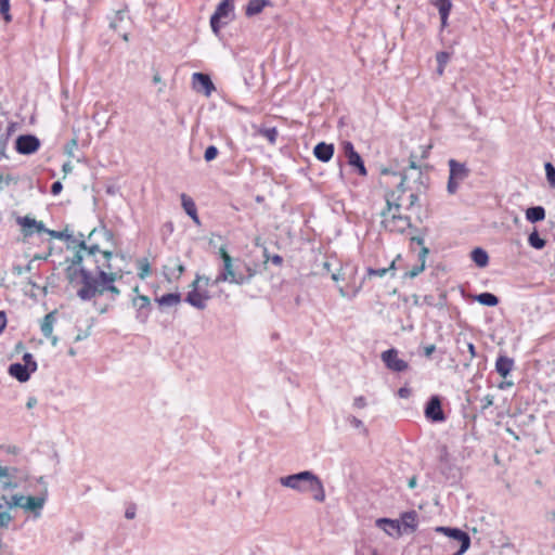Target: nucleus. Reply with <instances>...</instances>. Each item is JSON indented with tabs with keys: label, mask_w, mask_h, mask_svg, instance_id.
<instances>
[{
	"label": "nucleus",
	"mask_w": 555,
	"mask_h": 555,
	"mask_svg": "<svg viewBox=\"0 0 555 555\" xmlns=\"http://www.w3.org/2000/svg\"><path fill=\"white\" fill-rule=\"evenodd\" d=\"M106 270H111V264L109 261L103 260L102 264H96V274L83 267H79L70 274V282H76L79 279L81 287L77 291V296L81 300L88 301L104 293H109L112 300L119 296L120 291L115 286L117 274Z\"/></svg>",
	"instance_id": "obj_1"
},
{
	"label": "nucleus",
	"mask_w": 555,
	"mask_h": 555,
	"mask_svg": "<svg viewBox=\"0 0 555 555\" xmlns=\"http://www.w3.org/2000/svg\"><path fill=\"white\" fill-rule=\"evenodd\" d=\"M18 124L15 121H10L7 127H3V131L9 135L10 138L12 134L17 130Z\"/></svg>",
	"instance_id": "obj_51"
},
{
	"label": "nucleus",
	"mask_w": 555,
	"mask_h": 555,
	"mask_svg": "<svg viewBox=\"0 0 555 555\" xmlns=\"http://www.w3.org/2000/svg\"><path fill=\"white\" fill-rule=\"evenodd\" d=\"M63 189V184L61 181H55L53 182V184L51 185V193L53 195H59L61 193Z\"/></svg>",
	"instance_id": "obj_54"
},
{
	"label": "nucleus",
	"mask_w": 555,
	"mask_h": 555,
	"mask_svg": "<svg viewBox=\"0 0 555 555\" xmlns=\"http://www.w3.org/2000/svg\"><path fill=\"white\" fill-rule=\"evenodd\" d=\"M234 10V0H222L216 11L215 18H227Z\"/></svg>",
	"instance_id": "obj_30"
},
{
	"label": "nucleus",
	"mask_w": 555,
	"mask_h": 555,
	"mask_svg": "<svg viewBox=\"0 0 555 555\" xmlns=\"http://www.w3.org/2000/svg\"><path fill=\"white\" fill-rule=\"evenodd\" d=\"M156 301L159 306L173 307L181 301V295L179 293H168L156 298Z\"/></svg>",
	"instance_id": "obj_34"
},
{
	"label": "nucleus",
	"mask_w": 555,
	"mask_h": 555,
	"mask_svg": "<svg viewBox=\"0 0 555 555\" xmlns=\"http://www.w3.org/2000/svg\"><path fill=\"white\" fill-rule=\"evenodd\" d=\"M13 520L12 515L8 511H0V529L8 528Z\"/></svg>",
	"instance_id": "obj_47"
},
{
	"label": "nucleus",
	"mask_w": 555,
	"mask_h": 555,
	"mask_svg": "<svg viewBox=\"0 0 555 555\" xmlns=\"http://www.w3.org/2000/svg\"><path fill=\"white\" fill-rule=\"evenodd\" d=\"M385 201H386V208L383 209L380 212L382 218H387L391 215H402L400 212L401 204L398 202L399 197L395 196V192L387 193L385 195Z\"/></svg>",
	"instance_id": "obj_20"
},
{
	"label": "nucleus",
	"mask_w": 555,
	"mask_h": 555,
	"mask_svg": "<svg viewBox=\"0 0 555 555\" xmlns=\"http://www.w3.org/2000/svg\"><path fill=\"white\" fill-rule=\"evenodd\" d=\"M546 179L552 189H555V167L552 163L547 162L544 165Z\"/></svg>",
	"instance_id": "obj_42"
},
{
	"label": "nucleus",
	"mask_w": 555,
	"mask_h": 555,
	"mask_svg": "<svg viewBox=\"0 0 555 555\" xmlns=\"http://www.w3.org/2000/svg\"><path fill=\"white\" fill-rule=\"evenodd\" d=\"M451 59V54L447 51H440L436 54L437 61V74L442 76L446 69L448 62Z\"/></svg>",
	"instance_id": "obj_36"
},
{
	"label": "nucleus",
	"mask_w": 555,
	"mask_h": 555,
	"mask_svg": "<svg viewBox=\"0 0 555 555\" xmlns=\"http://www.w3.org/2000/svg\"><path fill=\"white\" fill-rule=\"evenodd\" d=\"M449 166V178L447 182V192L450 195H454L461 184L469 177L470 169L465 163L457 162L454 158L448 160Z\"/></svg>",
	"instance_id": "obj_5"
},
{
	"label": "nucleus",
	"mask_w": 555,
	"mask_h": 555,
	"mask_svg": "<svg viewBox=\"0 0 555 555\" xmlns=\"http://www.w3.org/2000/svg\"><path fill=\"white\" fill-rule=\"evenodd\" d=\"M344 152L346 157L348 158L349 165L356 167L360 176H366L367 171L364 166V163L359 155V153L354 150L353 144L349 141L344 143Z\"/></svg>",
	"instance_id": "obj_14"
},
{
	"label": "nucleus",
	"mask_w": 555,
	"mask_h": 555,
	"mask_svg": "<svg viewBox=\"0 0 555 555\" xmlns=\"http://www.w3.org/2000/svg\"><path fill=\"white\" fill-rule=\"evenodd\" d=\"M220 20L221 18H215V14H212L210 17V26H211V29L214 30V33H216V34L221 28Z\"/></svg>",
	"instance_id": "obj_52"
},
{
	"label": "nucleus",
	"mask_w": 555,
	"mask_h": 555,
	"mask_svg": "<svg viewBox=\"0 0 555 555\" xmlns=\"http://www.w3.org/2000/svg\"><path fill=\"white\" fill-rule=\"evenodd\" d=\"M135 513H137V508L134 505H130L129 507H127L126 512H125V517L127 519H133L135 517Z\"/></svg>",
	"instance_id": "obj_55"
},
{
	"label": "nucleus",
	"mask_w": 555,
	"mask_h": 555,
	"mask_svg": "<svg viewBox=\"0 0 555 555\" xmlns=\"http://www.w3.org/2000/svg\"><path fill=\"white\" fill-rule=\"evenodd\" d=\"M427 254H428V248L423 246L418 254L420 263L414 266L409 272H406L405 273L406 276L413 279L425 270V262H426Z\"/></svg>",
	"instance_id": "obj_28"
},
{
	"label": "nucleus",
	"mask_w": 555,
	"mask_h": 555,
	"mask_svg": "<svg viewBox=\"0 0 555 555\" xmlns=\"http://www.w3.org/2000/svg\"><path fill=\"white\" fill-rule=\"evenodd\" d=\"M271 4L270 0H249L245 9V14L248 17L257 15L261 13L266 7H270Z\"/></svg>",
	"instance_id": "obj_27"
},
{
	"label": "nucleus",
	"mask_w": 555,
	"mask_h": 555,
	"mask_svg": "<svg viewBox=\"0 0 555 555\" xmlns=\"http://www.w3.org/2000/svg\"><path fill=\"white\" fill-rule=\"evenodd\" d=\"M73 165L70 162H66L63 164L62 166V171L65 173V175H68L73 171Z\"/></svg>",
	"instance_id": "obj_60"
},
{
	"label": "nucleus",
	"mask_w": 555,
	"mask_h": 555,
	"mask_svg": "<svg viewBox=\"0 0 555 555\" xmlns=\"http://www.w3.org/2000/svg\"><path fill=\"white\" fill-rule=\"evenodd\" d=\"M40 147V140L34 134H22L15 141V150L22 155L36 153Z\"/></svg>",
	"instance_id": "obj_9"
},
{
	"label": "nucleus",
	"mask_w": 555,
	"mask_h": 555,
	"mask_svg": "<svg viewBox=\"0 0 555 555\" xmlns=\"http://www.w3.org/2000/svg\"><path fill=\"white\" fill-rule=\"evenodd\" d=\"M393 268H395V262H392L389 268H380V269L367 268L366 272H367L369 276H379V278H383L384 275H386L388 270L393 269Z\"/></svg>",
	"instance_id": "obj_45"
},
{
	"label": "nucleus",
	"mask_w": 555,
	"mask_h": 555,
	"mask_svg": "<svg viewBox=\"0 0 555 555\" xmlns=\"http://www.w3.org/2000/svg\"><path fill=\"white\" fill-rule=\"evenodd\" d=\"M180 197H181V205H182L185 214L188 216H190L195 223L199 224L197 208H196V205H195V202L193 201V198L190 197L189 195H186L185 193H182Z\"/></svg>",
	"instance_id": "obj_25"
},
{
	"label": "nucleus",
	"mask_w": 555,
	"mask_h": 555,
	"mask_svg": "<svg viewBox=\"0 0 555 555\" xmlns=\"http://www.w3.org/2000/svg\"><path fill=\"white\" fill-rule=\"evenodd\" d=\"M472 260L476 266L485 268L489 263V256L487 251L480 247H476L470 253Z\"/></svg>",
	"instance_id": "obj_32"
},
{
	"label": "nucleus",
	"mask_w": 555,
	"mask_h": 555,
	"mask_svg": "<svg viewBox=\"0 0 555 555\" xmlns=\"http://www.w3.org/2000/svg\"><path fill=\"white\" fill-rule=\"evenodd\" d=\"M436 350V346L435 345H427L424 347V350H423V354L426 357V358H430L431 354L435 352Z\"/></svg>",
	"instance_id": "obj_56"
},
{
	"label": "nucleus",
	"mask_w": 555,
	"mask_h": 555,
	"mask_svg": "<svg viewBox=\"0 0 555 555\" xmlns=\"http://www.w3.org/2000/svg\"><path fill=\"white\" fill-rule=\"evenodd\" d=\"M0 14L3 16L5 22H11L10 0H0Z\"/></svg>",
	"instance_id": "obj_43"
},
{
	"label": "nucleus",
	"mask_w": 555,
	"mask_h": 555,
	"mask_svg": "<svg viewBox=\"0 0 555 555\" xmlns=\"http://www.w3.org/2000/svg\"><path fill=\"white\" fill-rule=\"evenodd\" d=\"M401 527L404 529H409L410 531H415L417 528V514L415 511L404 512L401 515Z\"/></svg>",
	"instance_id": "obj_29"
},
{
	"label": "nucleus",
	"mask_w": 555,
	"mask_h": 555,
	"mask_svg": "<svg viewBox=\"0 0 555 555\" xmlns=\"http://www.w3.org/2000/svg\"><path fill=\"white\" fill-rule=\"evenodd\" d=\"M315 158L322 163H327L334 155V145L325 142L318 143L313 149Z\"/></svg>",
	"instance_id": "obj_22"
},
{
	"label": "nucleus",
	"mask_w": 555,
	"mask_h": 555,
	"mask_svg": "<svg viewBox=\"0 0 555 555\" xmlns=\"http://www.w3.org/2000/svg\"><path fill=\"white\" fill-rule=\"evenodd\" d=\"M33 371L22 363H12L9 366V374L21 383H25L30 378Z\"/></svg>",
	"instance_id": "obj_21"
},
{
	"label": "nucleus",
	"mask_w": 555,
	"mask_h": 555,
	"mask_svg": "<svg viewBox=\"0 0 555 555\" xmlns=\"http://www.w3.org/2000/svg\"><path fill=\"white\" fill-rule=\"evenodd\" d=\"M425 416L434 423H440L446 420L441 408V401L438 396H433L426 404Z\"/></svg>",
	"instance_id": "obj_12"
},
{
	"label": "nucleus",
	"mask_w": 555,
	"mask_h": 555,
	"mask_svg": "<svg viewBox=\"0 0 555 555\" xmlns=\"http://www.w3.org/2000/svg\"><path fill=\"white\" fill-rule=\"evenodd\" d=\"M0 555H12V552L0 540Z\"/></svg>",
	"instance_id": "obj_62"
},
{
	"label": "nucleus",
	"mask_w": 555,
	"mask_h": 555,
	"mask_svg": "<svg viewBox=\"0 0 555 555\" xmlns=\"http://www.w3.org/2000/svg\"><path fill=\"white\" fill-rule=\"evenodd\" d=\"M184 264L178 260L176 267L170 269L169 275L170 278L178 280L184 273Z\"/></svg>",
	"instance_id": "obj_46"
},
{
	"label": "nucleus",
	"mask_w": 555,
	"mask_h": 555,
	"mask_svg": "<svg viewBox=\"0 0 555 555\" xmlns=\"http://www.w3.org/2000/svg\"><path fill=\"white\" fill-rule=\"evenodd\" d=\"M380 359L388 370L396 373L404 372L409 367L408 362L399 358V351L396 348L383 351Z\"/></svg>",
	"instance_id": "obj_8"
},
{
	"label": "nucleus",
	"mask_w": 555,
	"mask_h": 555,
	"mask_svg": "<svg viewBox=\"0 0 555 555\" xmlns=\"http://www.w3.org/2000/svg\"><path fill=\"white\" fill-rule=\"evenodd\" d=\"M218 255L222 261L219 267L218 274L212 281V285L221 283H230L235 285H244L251 281L256 275V269L249 263L241 262L240 259L234 260L224 246L218 250Z\"/></svg>",
	"instance_id": "obj_2"
},
{
	"label": "nucleus",
	"mask_w": 555,
	"mask_h": 555,
	"mask_svg": "<svg viewBox=\"0 0 555 555\" xmlns=\"http://www.w3.org/2000/svg\"><path fill=\"white\" fill-rule=\"evenodd\" d=\"M80 237H83V235L80 234ZM73 243H77L79 247L73 258V264L75 266H80L85 258H93V261L98 264L100 262L98 255H100L105 262H108L113 256L112 251H102L96 244L88 246L83 238L73 240Z\"/></svg>",
	"instance_id": "obj_4"
},
{
	"label": "nucleus",
	"mask_w": 555,
	"mask_h": 555,
	"mask_svg": "<svg viewBox=\"0 0 555 555\" xmlns=\"http://www.w3.org/2000/svg\"><path fill=\"white\" fill-rule=\"evenodd\" d=\"M46 232L49 233L54 238H59V240H70L72 238V235L68 234L67 231H53V230L47 229Z\"/></svg>",
	"instance_id": "obj_50"
},
{
	"label": "nucleus",
	"mask_w": 555,
	"mask_h": 555,
	"mask_svg": "<svg viewBox=\"0 0 555 555\" xmlns=\"http://www.w3.org/2000/svg\"><path fill=\"white\" fill-rule=\"evenodd\" d=\"M11 502H12V496L8 498L4 494L0 495V511L10 512L11 508L16 507V505L11 504Z\"/></svg>",
	"instance_id": "obj_48"
},
{
	"label": "nucleus",
	"mask_w": 555,
	"mask_h": 555,
	"mask_svg": "<svg viewBox=\"0 0 555 555\" xmlns=\"http://www.w3.org/2000/svg\"><path fill=\"white\" fill-rule=\"evenodd\" d=\"M139 272L138 275L141 279H145L151 273V267L146 258L138 261Z\"/></svg>",
	"instance_id": "obj_41"
},
{
	"label": "nucleus",
	"mask_w": 555,
	"mask_h": 555,
	"mask_svg": "<svg viewBox=\"0 0 555 555\" xmlns=\"http://www.w3.org/2000/svg\"><path fill=\"white\" fill-rule=\"evenodd\" d=\"M23 364L26 365L30 371H37V362L30 352H26L23 354Z\"/></svg>",
	"instance_id": "obj_44"
},
{
	"label": "nucleus",
	"mask_w": 555,
	"mask_h": 555,
	"mask_svg": "<svg viewBox=\"0 0 555 555\" xmlns=\"http://www.w3.org/2000/svg\"><path fill=\"white\" fill-rule=\"evenodd\" d=\"M514 369V360L506 356H500L495 361V370L502 376L506 377Z\"/></svg>",
	"instance_id": "obj_26"
},
{
	"label": "nucleus",
	"mask_w": 555,
	"mask_h": 555,
	"mask_svg": "<svg viewBox=\"0 0 555 555\" xmlns=\"http://www.w3.org/2000/svg\"><path fill=\"white\" fill-rule=\"evenodd\" d=\"M376 526L384 530L390 537L401 535V525L399 520L389 518H378Z\"/></svg>",
	"instance_id": "obj_19"
},
{
	"label": "nucleus",
	"mask_w": 555,
	"mask_h": 555,
	"mask_svg": "<svg viewBox=\"0 0 555 555\" xmlns=\"http://www.w3.org/2000/svg\"><path fill=\"white\" fill-rule=\"evenodd\" d=\"M313 475L314 474L310 470L299 472L297 474L281 477L280 483L283 487L296 490L298 492H308Z\"/></svg>",
	"instance_id": "obj_6"
},
{
	"label": "nucleus",
	"mask_w": 555,
	"mask_h": 555,
	"mask_svg": "<svg viewBox=\"0 0 555 555\" xmlns=\"http://www.w3.org/2000/svg\"><path fill=\"white\" fill-rule=\"evenodd\" d=\"M193 86L198 91H204L206 96H209L215 91V85L210 77L204 73H194L192 75Z\"/></svg>",
	"instance_id": "obj_17"
},
{
	"label": "nucleus",
	"mask_w": 555,
	"mask_h": 555,
	"mask_svg": "<svg viewBox=\"0 0 555 555\" xmlns=\"http://www.w3.org/2000/svg\"><path fill=\"white\" fill-rule=\"evenodd\" d=\"M528 243L534 249H542L546 244L545 240L540 237V235L538 234L537 231H533L532 233H530V235L528 237Z\"/></svg>",
	"instance_id": "obj_38"
},
{
	"label": "nucleus",
	"mask_w": 555,
	"mask_h": 555,
	"mask_svg": "<svg viewBox=\"0 0 555 555\" xmlns=\"http://www.w3.org/2000/svg\"><path fill=\"white\" fill-rule=\"evenodd\" d=\"M55 313H56L55 311L49 312L48 314L44 315V318L42 319V321L40 323V331H41L42 335L46 338L51 339V343L53 346H55L57 344V337L52 335L54 325L56 323Z\"/></svg>",
	"instance_id": "obj_18"
},
{
	"label": "nucleus",
	"mask_w": 555,
	"mask_h": 555,
	"mask_svg": "<svg viewBox=\"0 0 555 555\" xmlns=\"http://www.w3.org/2000/svg\"><path fill=\"white\" fill-rule=\"evenodd\" d=\"M191 287L192 289L188 293L185 301L196 309H205L207 301L210 299L209 292L194 284H191Z\"/></svg>",
	"instance_id": "obj_11"
},
{
	"label": "nucleus",
	"mask_w": 555,
	"mask_h": 555,
	"mask_svg": "<svg viewBox=\"0 0 555 555\" xmlns=\"http://www.w3.org/2000/svg\"><path fill=\"white\" fill-rule=\"evenodd\" d=\"M434 5L438 9L440 16H449L452 9L451 0H436Z\"/></svg>",
	"instance_id": "obj_37"
},
{
	"label": "nucleus",
	"mask_w": 555,
	"mask_h": 555,
	"mask_svg": "<svg viewBox=\"0 0 555 555\" xmlns=\"http://www.w3.org/2000/svg\"><path fill=\"white\" fill-rule=\"evenodd\" d=\"M435 531L441 532L460 543L459 550L453 555H463L470 547V537L462 529L440 526L436 527Z\"/></svg>",
	"instance_id": "obj_7"
},
{
	"label": "nucleus",
	"mask_w": 555,
	"mask_h": 555,
	"mask_svg": "<svg viewBox=\"0 0 555 555\" xmlns=\"http://www.w3.org/2000/svg\"><path fill=\"white\" fill-rule=\"evenodd\" d=\"M17 469L0 465V488L4 491L17 488L16 481Z\"/></svg>",
	"instance_id": "obj_16"
},
{
	"label": "nucleus",
	"mask_w": 555,
	"mask_h": 555,
	"mask_svg": "<svg viewBox=\"0 0 555 555\" xmlns=\"http://www.w3.org/2000/svg\"><path fill=\"white\" fill-rule=\"evenodd\" d=\"M348 420H349V423H350L353 427H356V428H362V427H364L363 422H362L361 420L357 418L356 416H350Z\"/></svg>",
	"instance_id": "obj_57"
},
{
	"label": "nucleus",
	"mask_w": 555,
	"mask_h": 555,
	"mask_svg": "<svg viewBox=\"0 0 555 555\" xmlns=\"http://www.w3.org/2000/svg\"><path fill=\"white\" fill-rule=\"evenodd\" d=\"M410 170L416 172L417 175V180L420 181L421 185H423L424 188H426V182L428 180V177L425 176L422 170L420 169V167L416 165L415 162H411L410 163V166L409 168L404 171L402 178H401V181L398 185L399 190H401V192H404L405 191V188H404V184H405V181L406 179L409 178V172Z\"/></svg>",
	"instance_id": "obj_23"
},
{
	"label": "nucleus",
	"mask_w": 555,
	"mask_h": 555,
	"mask_svg": "<svg viewBox=\"0 0 555 555\" xmlns=\"http://www.w3.org/2000/svg\"><path fill=\"white\" fill-rule=\"evenodd\" d=\"M418 201V195L416 193H411L409 195V204L406 206L408 209L412 208Z\"/></svg>",
	"instance_id": "obj_58"
},
{
	"label": "nucleus",
	"mask_w": 555,
	"mask_h": 555,
	"mask_svg": "<svg viewBox=\"0 0 555 555\" xmlns=\"http://www.w3.org/2000/svg\"><path fill=\"white\" fill-rule=\"evenodd\" d=\"M366 405V399L363 396L356 397L353 400V406L363 409Z\"/></svg>",
	"instance_id": "obj_53"
},
{
	"label": "nucleus",
	"mask_w": 555,
	"mask_h": 555,
	"mask_svg": "<svg viewBox=\"0 0 555 555\" xmlns=\"http://www.w3.org/2000/svg\"><path fill=\"white\" fill-rule=\"evenodd\" d=\"M271 261L275 266H282L283 258L280 255H274V256L271 257Z\"/></svg>",
	"instance_id": "obj_63"
},
{
	"label": "nucleus",
	"mask_w": 555,
	"mask_h": 555,
	"mask_svg": "<svg viewBox=\"0 0 555 555\" xmlns=\"http://www.w3.org/2000/svg\"><path fill=\"white\" fill-rule=\"evenodd\" d=\"M257 134L266 139L271 145H275L279 130L276 127H260L257 130Z\"/></svg>",
	"instance_id": "obj_31"
},
{
	"label": "nucleus",
	"mask_w": 555,
	"mask_h": 555,
	"mask_svg": "<svg viewBox=\"0 0 555 555\" xmlns=\"http://www.w3.org/2000/svg\"><path fill=\"white\" fill-rule=\"evenodd\" d=\"M48 500V489L44 485L43 489L37 496L14 494L12 495L11 504L21 507L26 512H30L35 518L41 516L44 504Z\"/></svg>",
	"instance_id": "obj_3"
},
{
	"label": "nucleus",
	"mask_w": 555,
	"mask_h": 555,
	"mask_svg": "<svg viewBox=\"0 0 555 555\" xmlns=\"http://www.w3.org/2000/svg\"><path fill=\"white\" fill-rule=\"evenodd\" d=\"M545 209L542 206L530 207L526 210V219L529 222H539L544 220Z\"/></svg>",
	"instance_id": "obj_33"
},
{
	"label": "nucleus",
	"mask_w": 555,
	"mask_h": 555,
	"mask_svg": "<svg viewBox=\"0 0 555 555\" xmlns=\"http://www.w3.org/2000/svg\"><path fill=\"white\" fill-rule=\"evenodd\" d=\"M382 224L389 232L403 233L411 227V219L403 215H391L387 218H382Z\"/></svg>",
	"instance_id": "obj_10"
},
{
	"label": "nucleus",
	"mask_w": 555,
	"mask_h": 555,
	"mask_svg": "<svg viewBox=\"0 0 555 555\" xmlns=\"http://www.w3.org/2000/svg\"><path fill=\"white\" fill-rule=\"evenodd\" d=\"M218 149L215 145H209L204 154V158L206 162H211L218 156Z\"/></svg>",
	"instance_id": "obj_49"
},
{
	"label": "nucleus",
	"mask_w": 555,
	"mask_h": 555,
	"mask_svg": "<svg viewBox=\"0 0 555 555\" xmlns=\"http://www.w3.org/2000/svg\"><path fill=\"white\" fill-rule=\"evenodd\" d=\"M361 287H362V285H359V286H346V287L340 286L338 288V292H339V294L343 297L352 298V297L357 296V294L360 292Z\"/></svg>",
	"instance_id": "obj_39"
},
{
	"label": "nucleus",
	"mask_w": 555,
	"mask_h": 555,
	"mask_svg": "<svg viewBox=\"0 0 555 555\" xmlns=\"http://www.w3.org/2000/svg\"><path fill=\"white\" fill-rule=\"evenodd\" d=\"M17 223L23 228L24 236H31L35 232L41 233L47 231L44 224L41 221H37L28 216L18 217Z\"/></svg>",
	"instance_id": "obj_15"
},
{
	"label": "nucleus",
	"mask_w": 555,
	"mask_h": 555,
	"mask_svg": "<svg viewBox=\"0 0 555 555\" xmlns=\"http://www.w3.org/2000/svg\"><path fill=\"white\" fill-rule=\"evenodd\" d=\"M132 305L137 311V320L141 323H145L152 310L150 298L145 295H138L133 298Z\"/></svg>",
	"instance_id": "obj_13"
},
{
	"label": "nucleus",
	"mask_w": 555,
	"mask_h": 555,
	"mask_svg": "<svg viewBox=\"0 0 555 555\" xmlns=\"http://www.w3.org/2000/svg\"><path fill=\"white\" fill-rule=\"evenodd\" d=\"M308 492H311L312 493V498L317 501V502H324L325 501V490H324V486H323V482L321 481V479L314 474L313 475V478L310 482V486H309V489H308Z\"/></svg>",
	"instance_id": "obj_24"
},
{
	"label": "nucleus",
	"mask_w": 555,
	"mask_h": 555,
	"mask_svg": "<svg viewBox=\"0 0 555 555\" xmlns=\"http://www.w3.org/2000/svg\"><path fill=\"white\" fill-rule=\"evenodd\" d=\"M37 404V399L35 397H29L26 403L27 409H33Z\"/></svg>",
	"instance_id": "obj_64"
},
{
	"label": "nucleus",
	"mask_w": 555,
	"mask_h": 555,
	"mask_svg": "<svg viewBox=\"0 0 555 555\" xmlns=\"http://www.w3.org/2000/svg\"><path fill=\"white\" fill-rule=\"evenodd\" d=\"M7 326V314L4 311H0V334Z\"/></svg>",
	"instance_id": "obj_59"
},
{
	"label": "nucleus",
	"mask_w": 555,
	"mask_h": 555,
	"mask_svg": "<svg viewBox=\"0 0 555 555\" xmlns=\"http://www.w3.org/2000/svg\"><path fill=\"white\" fill-rule=\"evenodd\" d=\"M212 281L214 280H210V278H208L206 275L196 274L192 284H194L196 286H201L202 289H207L208 286H210V285L214 286Z\"/></svg>",
	"instance_id": "obj_40"
},
{
	"label": "nucleus",
	"mask_w": 555,
	"mask_h": 555,
	"mask_svg": "<svg viewBox=\"0 0 555 555\" xmlns=\"http://www.w3.org/2000/svg\"><path fill=\"white\" fill-rule=\"evenodd\" d=\"M475 299L483 306L494 307L499 304V298L492 293H481L475 297Z\"/></svg>",
	"instance_id": "obj_35"
},
{
	"label": "nucleus",
	"mask_w": 555,
	"mask_h": 555,
	"mask_svg": "<svg viewBox=\"0 0 555 555\" xmlns=\"http://www.w3.org/2000/svg\"><path fill=\"white\" fill-rule=\"evenodd\" d=\"M12 182V178L10 176H7L5 178L0 175V190H2V184L9 185Z\"/></svg>",
	"instance_id": "obj_61"
}]
</instances>
